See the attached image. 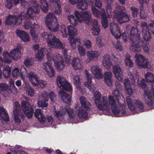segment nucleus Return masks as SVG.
<instances>
[{"label":"nucleus","mask_w":154,"mask_h":154,"mask_svg":"<svg viewBox=\"0 0 154 154\" xmlns=\"http://www.w3.org/2000/svg\"><path fill=\"white\" fill-rule=\"evenodd\" d=\"M91 71L92 73L98 79H101L103 78L101 70L99 67L95 65L92 66L91 68Z\"/></svg>","instance_id":"obj_26"},{"label":"nucleus","mask_w":154,"mask_h":154,"mask_svg":"<svg viewBox=\"0 0 154 154\" xmlns=\"http://www.w3.org/2000/svg\"><path fill=\"white\" fill-rule=\"evenodd\" d=\"M77 48L78 53L81 56H83L85 54V51L84 48L82 46L78 44L77 45Z\"/></svg>","instance_id":"obj_39"},{"label":"nucleus","mask_w":154,"mask_h":154,"mask_svg":"<svg viewBox=\"0 0 154 154\" xmlns=\"http://www.w3.org/2000/svg\"><path fill=\"white\" fill-rule=\"evenodd\" d=\"M130 9L132 11V17H137L138 13V9L134 7H131Z\"/></svg>","instance_id":"obj_44"},{"label":"nucleus","mask_w":154,"mask_h":154,"mask_svg":"<svg viewBox=\"0 0 154 154\" xmlns=\"http://www.w3.org/2000/svg\"><path fill=\"white\" fill-rule=\"evenodd\" d=\"M73 80L74 84L79 86L80 82V79L79 77L77 75H75L73 77Z\"/></svg>","instance_id":"obj_53"},{"label":"nucleus","mask_w":154,"mask_h":154,"mask_svg":"<svg viewBox=\"0 0 154 154\" xmlns=\"http://www.w3.org/2000/svg\"><path fill=\"white\" fill-rule=\"evenodd\" d=\"M42 36L44 38H47L48 44L51 46H54L55 48H60L62 46V44L59 39L56 38L51 33H48L44 32L42 33Z\"/></svg>","instance_id":"obj_10"},{"label":"nucleus","mask_w":154,"mask_h":154,"mask_svg":"<svg viewBox=\"0 0 154 154\" xmlns=\"http://www.w3.org/2000/svg\"><path fill=\"white\" fill-rule=\"evenodd\" d=\"M46 120L47 121V122L50 123V124H53V122H54V119L52 116H47L46 118Z\"/></svg>","instance_id":"obj_59"},{"label":"nucleus","mask_w":154,"mask_h":154,"mask_svg":"<svg viewBox=\"0 0 154 154\" xmlns=\"http://www.w3.org/2000/svg\"><path fill=\"white\" fill-rule=\"evenodd\" d=\"M141 27L143 38L146 41H149L151 38V33L146 22H142L141 23Z\"/></svg>","instance_id":"obj_18"},{"label":"nucleus","mask_w":154,"mask_h":154,"mask_svg":"<svg viewBox=\"0 0 154 154\" xmlns=\"http://www.w3.org/2000/svg\"><path fill=\"white\" fill-rule=\"evenodd\" d=\"M60 31L63 37H66L67 36L68 33L66 31V29L65 27V26L64 25H62L60 26Z\"/></svg>","instance_id":"obj_42"},{"label":"nucleus","mask_w":154,"mask_h":154,"mask_svg":"<svg viewBox=\"0 0 154 154\" xmlns=\"http://www.w3.org/2000/svg\"><path fill=\"white\" fill-rule=\"evenodd\" d=\"M103 63L104 65L106 66L110 67L112 65V60L111 59V56L108 55H105L103 57Z\"/></svg>","instance_id":"obj_33"},{"label":"nucleus","mask_w":154,"mask_h":154,"mask_svg":"<svg viewBox=\"0 0 154 154\" xmlns=\"http://www.w3.org/2000/svg\"><path fill=\"white\" fill-rule=\"evenodd\" d=\"M70 3L72 4L77 3V8L82 10H87L88 7L87 3L85 0H69Z\"/></svg>","instance_id":"obj_21"},{"label":"nucleus","mask_w":154,"mask_h":154,"mask_svg":"<svg viewBox=\"0 0 154 154\" xmlns=\"http://www.w3.org/2000/svg\"><path fill=\"white\" fill-rule=\"evenodd\" d=\"M48 96L49 97L51 102L54 101V99L56 97V94L53 91H51L49 94Z\"/></svg>","instance_id":"obj_52"},{"label":"nucleus","mask_w":154,"mask_h":154,"mask_svg":"<svg viewBox=\"0 0 154 154\" xmlns=\"http://www.w3.org/2000/svg\"><path fill=\"white\" fill-rule=\"evenodd\" d=\"M58 87L63 89L72 93V88L70 83L63 76L60 75L58 76L56 79Z\"/></svg>","instance_id":"obj_16"},{"label":"nucleus","mask_w":154,"mask_h":154,"mask_svg":"<svg viewBox=\"0 0 154 154\" xmlns=\"http://www.w3.org/2000/svg\"><path fill=\"white\" fill-rule=\"evenodd\" d=\"M23 19V17L21 13L17 15L9 14L6 17L5 24L6 25L11 26L14 25L18 26L21 24Z\"/></svg>","instance_id":"obj_15"},{"label":"nucleus","mask_w":154,"mask_h":154,"mask_svg":"<svg viewBox=\"0 0 154 154\" xmlns=\"http://www.w3.org/2000/svg\"><path fill=\"white\" fill-rule=\"evenodd\" d=\"M13 4L12 0H6L5 2V7L8 9H10L13 7Z\"/></svg>","instance_id":"obj_49"},{"label":"nucleus","mask_w":154,"mask_h":154,"mask_svg":"<svg viewBox=\"0 0 154 154\" xmlns=\"http://www.w3.org/2000/svg\"><path fill=\"white\" fill-rule=\"evenodd\" d=\"M67 29L68 35L70 37H73L76 35L77 30L74 27L71 26H68Z\"/></svg>","instance_id":"obj_37"},{"label":"nucleus","mask_w":154,"mask_h":154,"mask_svg":"<svg viewBox=\"0 0 154 154\" xmlns=\"http://www.w3.org/2000/svg\"><path fill=\"white\" fill-rule=\"evenodd\" d=\"M20 72L19 69L18 68H15L13 69L12 75L14 78L17 77L19 76Z\"/></svg>","instance_id":"obj_46"},{"label":"nucleus","mask_w":154,"mask_h":154,"mask_svg":"<svg viewBox=\"0 0 154 154\" xmlns=\"http://www.w3.org/2000/svg\"><path fill=\"white\" fill-rule=\"evenodd\" d=\"M112 5L111 2L110 3H109L108 2L107 3L106 5V8L107 13H111V12L112 11Z\"/></svg>","instance_id":"obj_50"},{"label":"nucleus","mask_w":154,"mask_h":154,"mask_svg":"<svg viewBox=\"0 0 154 154\" xmlns=\"http://www.w3.org/2000/svg\"><path fill=\"white\" fill-rule=\"evenodd\" d=\"M145 78L148 82H151L152 84V87L153 92H151L150 91H147V84L146 83L145 79L143 78L140 81L138 79L137 86L142 88L144 90V100L147 105L151 106L153 105L152 100V96L154 98V75L151 73L149 72L145 75Z\"/></svg>","instance_id":"obj_4"},{"label":"nucleus","mask_w":154,"mask_h":154,"mask_svg":"<svg viewBox=\"0 0 154 154\" xmlns=\"http://www.w3.org/2000/svg\"><path fill=\"white\" fill-rule=\"evenodd\" d=\"M49 71L47 68H45V71L47 74L50 77H53L55 75V71L53 67L49 68Z\"/></svg>","instance_id":"obj_41"},{"label":"nucleus","mask_w":154,"mask_h":154,"mask_svg":"<svg viewBox=\"0 0 154 154\" xmlns=\"http://www.w3.org/2000/svg\"><path fill=\"white\" fill-rule=\"evenodd\" d=\"M11 68L8 66H6L3 70V75L5 78H9L11 74Z\"/></svg>","instance_id":"obj_36"},{"label":"nucleus","mask_w":154,"mask_h":154,"mask_svg":"<svg viewBox=\"0 0 154 154\" xmlns=\"http://www.w3.org/2000/svg\"><path fill=\"white\" fill-rule=\"evenodd\" d=\"M20 111V107L19 103L18 102H15L14 105L13 112L14 121L16 123H20L21 121L19 115Z\"/></svg>","instance_id":"obj_20"},{"label":"nucleus","mask_w":154,"mask_h":154,"mask_svg":"<svg viewBox=\"0 0 154 154\" xmlns=\"http://www.w3.org/2000/svg\"><path fill=\"white\" fill-rule=\"evenodd\" d=\"M149 26V30L151 29V31L152 34L154 35V21H151L148 25Z\"/></svg>","instance_id":"obj_61"},{"label":"nucleus","mask_w":154,"mask_h":154,"mask_svg":"<svg viewBox=\"0 0 154 154\" xmlns=\"http://www.w3.org/2000/svg\"><path fill=\"white\" fill-rule=\"evenodd\" d=\"M94 5L96 7L99 9L101 8L102 6V3L100 0H95Z\"/></svg>","instance_id":"obj_62"},{"label":"nucleus","mask_w":154,"mask_h":154,"mask_svg":"<svg viewBox=\"0 0 154 154\" xmlns=\"http://www.w3.org/2000/svg\"><path fill=\"white\" fill-rule=\"evenodd\" d=\"M79 100L82 106L84 109L87 110L89 109L91 104L86 98L84 96H81L79 98Z\"/></svg>","instance_id":"obj_28"},{"label":"nucleus","mask_w":154,"mask_h":154,"mask_svg":"<svg viewBox=\"0 0 154 154\" xmlns=\"http://www.w3.org/2000/svg\"><path fill=\"white\" fill-rule=\"evenodd\" d=\"M34 90L31 87L28 88L26 90V94L31 97L33 96L34 93Z\"/></svg>","instance_id":"obj_48"},{"label":"nucleus","mask_w":154,"mask_h":154,"mask_svg":"<svg viewBox=\"0 0 154 154\" xmlns=\"http://www.w3.org/2000/svg\"><path fill=\"white\" fill-rule=\"evenodd\" d=\"M87 56L89 61V62L97 58L98 57L99 53L96 51L91 50L87 52Z\"/></svg>","instance_id":"obj_31"},{"label":"nucleus","mask_w":154,"mask_h":154,"mask_svg":"<svg viewBox=\"0 0 154 154\" xmlns=\"http://www.w3.org/2000/svg\"><path fill=\"white\" fill-rule=\"evenodd\" d=\"M135 57L137 65L139 67L145 69L148 67L147 61L143 56L136 54Z\"/></svg>","instance_id":"obj_19"},{"label":"nucleus","mask_w":154,"mask_h":154,"mask_svg":"<svg viewBox=\"0 0 154 154\" xmlns=\"http://www.w3.org/2000/svg\"><path fill=\"white\" fill-rule=\"evenodd\" d=\"M82 60L77 57L73 58L72 60L71 65L76 70L81 69L82 68Z\"/></svg>","instance_id":"obj_24"},{"label":"nucleus","mask_w":154,"mask_h":154,"mask_svg":"<svg viewBox=\"0 0 154 154\" xmlns=\"http://www.w3.org/2000/svg\"><path fill=\"white\" fill-rule=\"evenodd\" d=\"M135 104L136 107L140 110H141L144 109V106L141 102L137 100L135 102Z\"/></svg>","instance_id":"obj_51"},{"label":"nucleus","mask_w":154,"mask_h":154,"mask_svg":"<svg viewBox=\"0 0 154 154\" xmlns=\"http://www.w3.org/2000/svg\"><path fill=\"white\" fill-rule=\"evenodd\" d=\"M131 84L130 81L128 79H127L124 80V85L125 88L129 86H131Z\"/></svg>","instance_id":"obj_63"},{"label":"nucleus","mask_w":154,"mask_h":154,"mask_svg":"<svg viewBox=\"0 0 154 154\" xmlns=\"http://www.w3.org/2000/svg\"><path fill=\"white\" fill-rule=\"evenodd\" d=\"M86 78H87V81L85 82V85L88 87L89 88L91 89V86L90 85L91 84L92 82V76L87 72V70H85Z\"/></svg>","instance_id":"obj_38"},{"label":"nucleus","mask_w":154,"mask_h":154,"mask_svg":"<svg viewBox=\"0 0 154 154\" xmlns=\"http://www.w3.org/2000/svg\"><path fill=\"white\" fill-rule=\"evenodd\" d=\"M24 63V65L27 67H29L32 65L31 61L28 58H27L26 59Z\"/></svg>","instance_id":"obj_60"},{"label":"nucleus","mask_w":154,"mask_h":154,"mask_svg":"<svg viewBox=\"0 0 154 154\" xmlns=\"http://www.w3.org/2000/svg\"><path fill=\"white\" fill-rule=\"evenodd\" d=\"M45 22L50 31L54 32L58 30L59 25L57 18L54 14L50 13L47 15Z\"/></svg>","instance_id":"obj_8"},{"label":"nucleus","mask_w":154,"mask_h":154,"mask_svg":"<svg viewBox=\"0 0 154 154\" xmlns=\"http://www.w3.org/2000/svg\"><path fill=\"white\" fill-rule=\"evenodd\" d=\"M125 65L130 68H132L133 66V63L131 60L130 56L127 57L125 60Z\"/></svg>","instance_id":"obj_40"},{"label":"nucleus","mask_w":154,"mask_h":154,"mask_svg":"<svg viewBox=\"0 0 154 154\" xmlns=\"http://www.w3.org/2000/svg\"><path fill=\"white\" fill-rule=\"evenodd\" d=\"M114 17L120 24L128 22L130 18L126 13L125 7L124 6H119L117 8L114 15Z\"/></svg>","instance_id":"obj_7"},{"label":"nucleus","mask_w":154,"mask_h":154,"mask_svg":"<svg viewBox=\"0 0 154 154\" xmlns=\"http://www.w3.org/2000/svg\"><path fill=\"white\" fill-rule=\"evenodd\" d=\"M0 117L5 122H7L9 121V118L8 113L2 107H0Z\"/></svg>","instance_id":"obj_30"},{"label":"nucleus","mask_w":154,"mask_h":154,"mask_svg":"<svg viewBox=\"0 0 154 154\" xmlns=\"http://www.w3.org/2000/svg\"><path fill=\"white\" fill-rule=\"evenodd\" d=\"M8 89V86L4 83H0V91H5Z\"/></svg>","instance_id":"obj_47"},{"label":"nucleus","mask_w":154,"mask_h":154,"mask_svg":"<svg viewBox=\"0 0 154 154\" xmlns=\"http://www.w3.org/2000/svg\"><path fill=\"white\" fill-rule=\"evenodd\" d=\"M54 112L55 116L57 118L63 117L66 113H67L69 116V119L70 120L72 124H76L80 122V119L75 118V114L74 113V111L72 109H69L67 108H65L61 110L56 111L55 107Z\"/></svg>","instance_id":"obj_6"},{"label":"nucleus","mask_w":154,"mask_h":154,"mask_svg":"<svg viewBox=\"0 0 154 154\" xmlns=\"http://www.w3.org/2000/svg\"><path fill=\"white\" fill-rule=\"evenodd\" d=\"M38 105L39 107L42 108H46L48 106V103L42 100L38 101Z\"/></svg>","instance_id":"obj_45"},{"label":"nucleus","mask_w":154,"mask_h":154,"mask_svg":"<svg viewBox=\"0 0 154 154\" xmlns=\"http://www.w3.org/2000/svg\"><path fill=\"white\" fill-rule=\"evenodd\" d=\"M28 78L31 83L36 85L38 83V77L37 74L33 72H31L27 73Z\"/></svg>","instance_id":"obj_23"},{"label":"nucleus","mask_w":154,"mask_h":154,"mask_svg":"<svg viewBox=\"0 0 154 154\" xmlns=\"http://www.w3.org/2000/svg\"><path fill=\"white\" fill-rule=\"evenodd\" d=\"M126 93L128 95H131L133 93V90L131 86H129L125 88Z\"/></svg>","instance_id":"obj_64"},{"label":"nucleus","mask_w":154,"mask_h":154,"mask_svg":"<svg viewBox=\"0 0 154 154\" xmlns=\"http://www.w3.org/2000/svg\"><path fill=\"white\" fill-rule=\"evenodd\" d=\"M38 25L37 22L34 20L28 19L27 21L25 22L23 26L26 29H28L30 28V33L32 37V39L33 41L35 42H38L40 40V38L38 35L35 34L34 30L36 27L37 28Z\"/></svg>","instance_id":"obj_9"},{"label":"nucleus","mask_w":154,"mask_h":154,"mask_svg":"<svg viewBox=\"0 0 154 154\" xmlns=\"http://www.w3.org/2000/svg\"><path fill=\"white\" fill-rule=\"evenodd\" d=\"M16 33L18 36L21 38V40L23 41L27 42L29 41L28 34L24 31L17 29L16 30Z\"/></svg>","instance_id":"obj_27"},{"label":"nucleus","mask_w":154,"mask_h":154,"mask_svg":"<svg viewBox=\"0 0 154 154\" xmlns=\"http://www.w3.org/2000/svg\"><path fill=\"white\" fill-rule=\"evenodd\" d=\"M120 85L119 84H116V89L112 93L113 95L116 98L117 101H119V99L122 96V94L120 93L119 89L120 88Z\"/></svg>","instance_id":"obj_35"},{"label":"nucleus","mask_w":154,"mask_h":154,"mask_svg":"<svg viewBox=\"0 0 154 154\" xmlns=\"http://www.w3.org/2000/svg\"><path fill=\"white\" fill-rule=\"evenodd\" d=\"M92 11L93 15L98 17L102 18L101 24L104 28H106L108 26V20L106 15V13L104 9L99 10L94 7H92Z\"/></svg>","instance_id":"obj_12"},{"label":"nucleus","mask_w":154,"mask_h":154,"mask_svg":"<svg viewBox=\"0 0 154 154\" xmlns=\"http://www.w3.org/2000/svg\"><path fill=\"white\" fill-rule=\"evenodd\" d=\"M44 56V54L41 51H38L36 54V58L39 60H42L43 59Z\"/></svg>","instance_id":"obj_57"},{"label":"nucleus","mask_w":154,"mask_h":154,"mask_svg":"<svg viewBox=\"0 0 154 154\" xmlns=\"http://www.w3.org/2000/svg\"><path fill=\"white\" fill-rule=\"evenodd\" d=\"M20 1L22 6L24 8H27V12L22 15L23 19L25 20V22L28 19L34 20L35 16V14L39 13L40 10L37 2L36 1H33V7H29V3L25 0H20Z\"/></svg>","instance_id":"obj_5"},{"label":"nucleus","mask_w":154,"mask_h":154,"mask_svg":"<svg viewBox=\"0 0 154 154\" xmlns=\"http://www.w3.org/2000/svg\"><path fill=\"white\" fill-rule=\"evenodd\" d=\"M47 56L48 60L54 61L55 66L58 71H61L63 69L65 64L64 59L62 56H60L59 54L56 56L51 54L50 57H48V54Z\"/></svg>","instance_id":"obj_14"},{"label":"nucleus","mask_w":154,"mask_h":154,"mask_svg":"<svg viewBox=\"0 0 154 154\" xmlns=\"http://www.w3.org/2000/svg\"><path fill=\"white\" fill-rule=\"evenodd\" d=\"M113 72L114 75L119 81H122L123 78L122 72L120 66L115 65L113 68Z\"/></svg>","instance_id":"obj_25"},{"label":"nucleus","mask_w":154,"mask_h":154,"mask_svg":"<svg viewBox=\"0 0 154 154\" xmlns=\"http://www.w3.org/2000/svg\"><path fill=\"white\" fill-rule=\"evenodd\" d=\"M42 100L45 102H48L49 100V97L48 96V92L45 91L43 94L42 97Z\"/></svg>","instance_id":"obj_55"},{"label":"nucleus","mask_w":154,"mask_h":154,"mask_svg":"<svg viewBox=\"0 0 154 154\" xmlns=\"http://www.w3.org/2000/svg\"><path fill=\"white\" fill-rule=\"evenodd\" d=\"M129 38L131 45L130 47L131 51L133 52L139 53L141 50V46L146 53L149 52L148 45L147 42L140 40V31L138 29L133 26L132 27L129 33Z\"/></svg>","instance_id":"obj_3"},{"label":"nucleus","mask_w":154,"mask_h":154,"mask_svg":"<svg viewBox=\"0 0 154 154\" xmlns=\"http://www.w3.org/2000/svg\"><path fill=\"white\" fill-rule=\"evenodd\" d=\"M22 110L28 119L31 118L34 113V107L26 101H23L21 103Z\"/></svg>","instance_id":"obj_17"},{"label":"nucleus","mask_w":154,"mask_h":154,"mask_svg":"<svg viewBox=\"0 0 154 154\" xmlns=\"http://www.w3.org/2000/svg\"><path fill=\"white\" fill-rule=\"evenodd\" d=\"M94 95L95 103L98 109L108 111L110 109V105L113 113L116 116L122 117L127 115V112L125 109H123L122 108L119 109L118 107L116 101L113 96L111 95L109 96V103L107 97L103 96L102 98V95L99 91L95 92Z\"/></svg>","instance_id":"obj_1"},{"label":"nucleus","mask_w":154,"mask_h":154,"mask_svg":"<svg viewBox=\"0 0 154 154\" xmlns=\"http://www.w3.org/2000/svg\"><path fill=\"white\" fill-rule=\"evenodd\" d=\"M83 45L85 47L88 49H90L91 46V41L88 39H85L83 40Z\"/></svg>","instance_id":"obj_43"},{"label":"nucleus","mask_w":154,"mask_h":154,"mask_svg":"<svg viewBox=\"0 0 154 154\" xmlns=\"http://www.w3.org/2000/svg\"><path fill=\"white\" fill-rule=\"evenodd\" d=\"M74 14L77 20L72 14L68 16V20L71 24L76 26L78 24V21L80 23L84 22L87 24H91V29L93 34L94 35L99 34L100 31V25L97 20L92 19L91 12L86 11L80 12L76 11Z\"/></svg>","instance_id":"obj_2"},{"label":"nucleus","mask_w":154,"mask_h":154,"mask_svg":"<svg viewBox=\"0 0 154 154\" xmlns=\"http://www.w3.org/2000/svg\"><path fill=\"white\" fill-rule=\"evenodd\" d=\"M59 93L62 100L64 103L66 104H69L71 102L72 97L69 94L63 90H59Z\"/></svg>","instance_id":"obj_22"},{"label":"nucleus","mask_w":154,"mask_h":154,"mask_svg":"<svg viewBox=\"0 0 154 154\" xmlns=\"http://www.w3.org/2000/svg\"><path fill=\"white\" fill-rule=\"evenodd\" d=\"M38 120L41 123H44L45 122L46 120V118L44 116L43 114H41L40 117L38 118Z\"/></svg>","instance_id":"obj_58"},{"label":"nucleus","mask_w":154,"mask_h":154,"mask_svg":"<svg viewBox=\"0 0 154 154\" xmlns=\"http://www.w3.org/2000/svg\"><path fill=\"white\" fill-rule=\"evenodd\" d=\"M50 5H54L55 7L59 9H60L61 7L60 5L58 4L57 2L55 0H51L50 1Z\"/></svg>","instance_id":"obj_54"},{"label":"nucleus","mask_w":154,"mask_h":154,"mask_svg":"<svg viewBox=\"0 0 154 154\" xmlns=\"http://www.w3.org/2000/svg\"><path fill=\"white\" fill-rule=\"evenodd\" d=\"M46 85V82L45 81L41 80L39 81L38 80V83L37 84V85H39V87L41 88H44L45 87Z\"/></svg>","instance_id":"obj_56"},{"label":"nucleus","mask_w":154,"mask_h":154,"mask_svg":"<svg viewBox=\"0 0 154 154\" xmlns=\"http://www.w3.org/2000/svg\"><path fill=\"white\" fill-rule=\"evenodd\" d=\"M110 30L111 33L116 38L118 39L122 37V38L125 42H127L128 37L126 32H124L121 35L120 29L118 24L111 23L110 24Z\"/></svg>","instance_id":"obj_13"},{"label":"nucleus","mask_w":154,"mask_h":154,"mask_svg":"<svg viewBox=\"0 0 154 154\" xmlns=\"http://www.w3.org/2000/svg\"><path fill=\"white\" fill-rule=\"evenodd\" d=\"M104 81L107 85L111 86L112 84V74L110 72H106L104 75Z\"/></svg>","instance_id":"obj_29"},{"label":"nucleus","mask_w":154,"mask_h":154,"mask_svg":"<svg viewBox=\"0 0 154 154\" xmlns=\"http://www.w3.org/2000/svg\"><path fill=\"white\" fill-rule=\"evenodd\" d=\"M76 112L80 119H85L88 117V112L86 110L83 109L82 108L78 109Z\"/></svg>","instance_id":"obj_32"},{"label":"nucleus","mask_w":154,"mask_h":154,"mask_svg":"<svg viewBox=\"0 0 154 154\" xmlns=\"http://www.w3.org/2000/svg\"><path fill=\"white\" fill-rule=\"evenodd\" d=\"M10 54L8 52L5 51L3 55L5 62L10 63L11 62V58L13 60H16L20 59L21 57V52L18 48L14 49L11 51Z\"/></svg>","instance_id":"obj_11"},{"label":"nucleus","mask_w":154,"mask_h":154,"mask_svg":"<svg viewBox=\"0 0 154 154\" xmlns=\"http://www.w3.org/2000/svg\"><path fill=\"white\" fill-rule=\"evenodd\" d=\"M40 7L42 11L46 13L48 10V5L46 0H40Z\"/></svg>","instance_id":"obj_34"}]
</instances>
